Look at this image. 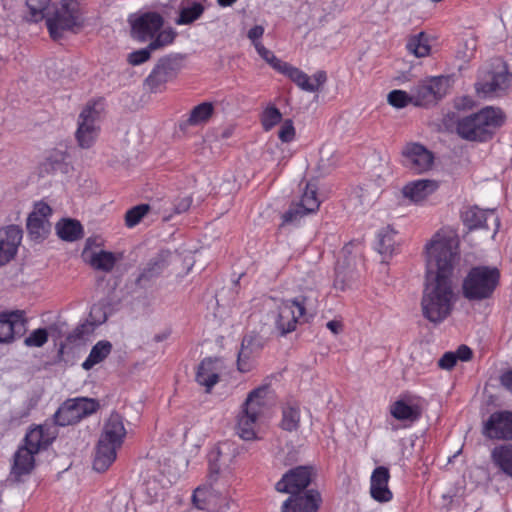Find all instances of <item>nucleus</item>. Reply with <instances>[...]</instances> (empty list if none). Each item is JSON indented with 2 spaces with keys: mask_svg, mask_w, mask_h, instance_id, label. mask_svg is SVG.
<instances>
[{
  "mask_svg": "<svg viewBox=\"0 0 512 512\" xmlns=\"http://www.w3.org/2000/svg\"><path fill=\"white\" fill-rule=\"evenodd\" d=\"M264 346L263 338L257 333H250L243 337L241 348L249 351L251 354L258 353Z\"/></svg>",
  "mask_w": 512,
  "mask_h": 512,
  "instance_id": "48",
  "label": "nucleus"
},
{
  "mask_svg": "<svg viewBox=\"0 0 512 512\" xmlns=\"http://www.w3.org/2000/svg\"><path fill=\"white\" fill-rule=\"evenodd\" d=\"M263 34H264V27L261 25H256L248 31V38L255 45V42H259V39L263 36Z\"/></svg>",
  "mask_w": 512,
  "mask_h": 512,
  "instance_id": "58",
  "label": "nucleus"
},
{
  "mask_svg": "<svg viewBox=\"0 0 512 512\" xmlns=\"http://www.w3.org/2000/svg\"><path fill=\"white\" fill-rule=\"evenodd\" d=\"M103 111L101 102L87 104L78 117V127L75 133L78 145L83 149L90 148L100 133V120Z\"/></svg>",
  "mask_w": 512,
  "mask_h": 512,
  "instance_id": "7",
  "label": "nucleus"
},
{
  "mask_svg": "<svg viewBox=\"0 0 512 512\" xmlns=\"http://www.w3.org/2000/svg\"><path fill=\"white\" fill-rule=\"evenodd\" d=\"M48 341V332L44 328L34 330L25 338L24 344L28 347H42Z\"/></svg>",
  "mask_w": 512,
  "mask_h": 512,
  "instance_id": "50",
  "label": "nucleus"
},
{
  "mask_svg": "<svg viewBox=\"0 0 512 512\" xmlns=\"http://www.w3.org/2000/svg\"><path fill=\"white\" fill-rule=\"evenodd\" d=\"M300 425V410L297 406L287 405L282 410L281 428L285 431H296Z\"/></svg>",
  "mask_w": 512,
  "mask_h": 512,
  "instance_id": "40",
  "label": "nucleus"
},
{
  "mask_svg": "<svg viewBox=\"0 0 512 512\" xmlns=\"http://www.w3.org/2000/svg\"><path fill=\"white\" fill-rule=\"evenodd\" d=\"M406 48L417 58L426 57L431 51L428 37L424 32L411 36L407 41Z\"/></svg>",
  "mask_w": 512,
  "mask_h": 512,
  "instance_id": "37",
  "label": "nucleus"
},
{
  "mask_svg": "<svg viewBox=\"0 0 512 512\" xmlns=\"http://www.w3.org/2000/svg\"><path fill=\"white\" fill-rule=\"evenodd\" d=\"M314 307L308 298L300 296L285 300L279 306L280 320H299L300 318H313Z\"/></svg>",
  "mask_w": 512,
  "mask_h": 512,
  "instance_id": "21",
  "label": "nucleus"
},
{
  "mask_svg": "<svg viewBox=\"0 0 512 512\" xmlns=\"http://www.w3.org/2000/svg\"><path fill=\"white\" fill-rule=\"evenodd\" d=\"M176 34L177 33L173 28L167 27L162 30L146 48L130 53L128 56V62L132 65H140L146 62L150 58L151 51H155L173 43Z\"/></svg>",
  "mask_w": 512,
  "mask_h": 512,
  "instance_id": "24",
  "label": "nucleus"
},
{
  "mask_svg": "<svg viewBox=\"0 0 512 512\" xmlns=\"http://www.w3.org/2000/svg\"><path fill=\"white\" fill-rule=\"evenodd\" d=\"M190 205H191V200H190V198L186 197V198L182 199L180 201V203L176 206V210L178 213L185 212L186 210H188Z\"/></svg>",
  "mask_w": 512,
  "mask_h": 512,
  "instance_id": "61",
  "label": "nucleus"
},
{
  "mask_svg": "<svg viewBox=\"0 0 512 512\" xmlns=\"http://www.w3.org/2000/svg\"><path fill=\"white\" fill-rule=\"evenodd\" d=\"M35 453L27 447H19L13 456L10 479L20 482L23 476L29 475L35 466Z\"/></svg>",
  "mask_w": 512,
  "mask_h": 512,
  "instance_id": "26",
  "label": "nucleus"
},
{
  "mask_svg": "<svg viewBox=\"0 0 512 512\" xmlns=\"http://www.w3.org/2000/svg\"><path fill=\"white\" fill-rule=\"evenodd\" d=\"M482 433L489 439H512V412L497 411L484 423Z\"/></svg>",
  "mask_w": 512,
  "mask_h": 512,
  "instance_id": "16",
  "label": "nucleus"
},
{
  "mask_svg": "<svg viewBox=\"0 0 512 512\" xmlns=\"http://www.w3.org/2000/svg\"><path fill=\"white\" fill-rule=\"evenodd\" d=\"M447 79L435 77L422 81L411 89L412 104L415 106H428L436 103L447 92Z\"/></svg>",
  "mask_w": 512,
  "mask_h": 512,
  "instance_id": "11",
  "label": "nucleus"
},
{
  "mask_svg": "<svg viewBox=\"0 0 512 512\" xmlns=\"http://www.w3.org/2000/svg\"><path fill=\"white\" fill-rule=\"evenodd\" d=\"M500 282V271L492 266L470 269L462 282L463 296L470 301L490 299Z\"/></svg>",
  "mask_w": 512,
  "mask_h": 512,
  "instance_id": "4",
  "label": "nucleus"
},
{
  "mask_svg": "<svg viewBox=\"0 0 512 512\" xmlns=\"http://www.w3.org/2000/svg\"><path fill=\"white\" fill-rule=\"evenodd\" d=\"M320 206L317 196V187L314 183H307L299 202L292 204L288 211L282 215V224L297 223L302 217L314 213Z\"/></svg>",
  "mask_w": 512,
  "mask_h": 512,
  "instance_id": "10",
  "label": "nucleus"
},
{
  "mask_svg": "<svg viewBox=\"0 0 512 512\" xmlns=\"http://www.w3.org/2000/svg\"><path fill=\"white\" fill-rule=\"evenodd\" d=\"M512 84V75L505 66L488 73L486 79L476 84L477 93L484 97L498 95L506 91Z\"/></svg>",
  "mask_w": 512,
  "mask_h": 512,
  "instance_id": "17",
  "label": "nucleus"
},
{
  "mask_svg": "<svg viewBox=\"0 0 512 512\" xmlns=\"http://www.w3.org/2000/svg\"><path fill=\"white\" fill-rule=\"evenodd\" d=\"M457 363L456 356L452 351L445 352L442 357L438 361V366L441 369L450 371L452 370Z\"/></svg>",
  "mask_w": 512,
  "mask_h": 512,
  "instance_id": "55",
  "label": "nucleus"
},
{
  "mask_svg": "<svg viewBox=\"0 0 512 512\" xmlns=\"http://www.w3.org/2000/svg\"><path fill=\"white\" fill-rule=\"evenodd\" d=\"M172 258L173 255L168 251L160 253L147 264L139 279L150 280L153 277L159 275L165 268L169 266Z\"/></svg>",
  "mask_w": 512,
  "mask_h": 512,
  "instance_id": "35",
  "label": "nucleus"
},
{
  "mask_svg": "<svg viewBox=\"0 0 512 512\" xmlns=\"http://www.w3.org/2000/svg\"><path fill=\"white\" fill-rule=\"evenodd\" d=\"M297 323L298 322H275V327L272 331V334L276 337L285 336L286 334L296 330Z\"/></svg>",
  "mask_w": 512,
  "mask_h": 512,
  "instance_id": "53",
  "label": "nucleus"
},
{
  "mask_svg": "<svg viewBox=\"0 0 512 512\" xmlns=\"http://www.w3.org/2000/svg\"><path fill=\"white\" fill-rule=\"evenodd\" d=\"M255 49L258 54L277 72H279L286 62L278 59L272 51L264 47L261 42H255Z\"/></svg>",
  "mask_w": 512,
  "mask_h": 512,
  "instance_id": "47",
  "label": "nucleus"
},
{
  "mask_svg": "<svg viewBox=\"0 0 512 512\" xmlns=\"http://www.w3.org/2000/svg\"><path fill=\"white\" fill-rule=\"evenodd\" d=\"M27 318H32L27 315L25 310L15 309V310H3L0 312V320H27Z\"/></svg>",
  "mask_w": 512,
  "mask_h": 512,
  "instance_id": "54",
  "label": "nucleus"
},
{
  "mask_svg": "<svg viewBox=\"0 0 512 512\" xmlns=\"http://www.w3.org/2000/svg\"><path fill=\"white\" fill-rule=\"evenodd\" d=\"M279 139L282 142H291L295 137V128L291 120H285L278 132Z\"/></svg>",
  "mask_w": 512,
  "mask_h": 512,
  "instance_id": "52",
  "label": "nucleus"
},
{
  "mask_svg": "<svg viewBox=\"0 0 512 512\" xmlns=\"http://www.w3.org/2000/svg\"><path fill=\"white\" fill-rule=\"evenodd\" d=\"M52 215V209L43 202L36 203L33 211L27 219V230L29 236L34 241L44 240L51 231L49 217Z\"/></svg>",
  "mask_w": 512,
  "mask_h": 512,
  "instance_id": "14",
  "label": "nucleus"
},
{
  "mask_svg": "<svg viewBox=\"0 0 512 512\" xmlns=\"http://www.w3.org/2000/svg\"><path fill=\"white\" fill-rule=\"evenodd\" d=\"M500 382L503 387L512 392V370L504 372L500 377Z\"/></svg>",
  "mask_w": 512,
  "mask_h": 512,
  "instance_id": "59",
  "label": "nucleus"
},
{
  "mask_svg": "<svg viewBox=\"0 0 512 512\" xmlns=\"http://www.w3.org/2000/svg\"><path fill=\"white\" fill-rule=\"evenodd\" d=\"M229 448L228 443H222L210 452L207 484L198 487L192 497L197 508L219 511L229 507V484L220 476V469L226 464L225 451Z\"/></svg>",
  "mask_w": 512,
  "mask_h": 512,
  "instance_id": "2",
  "label": "nucleus"
},
{
  "mask_svg": "<svg viewBox=\"0 0 512 512\" xmlns=\"http://www.w3.org/2000/svg\"><path fill=\"white\" fill-rule=\"evenodd\" d=\"M48 441L43 440L42 428H35L29 431L24 439V445L21 447H27L29 450L37 454L41 449L46 448Z\"/></svg>",
  "mask_w": 512,
  "mask_h": 512,
  "instance_id": "41",
  "label": "nucleus"
},
{
  "mask_svg": "<svg viewBox=\"0 0 512 512\" xmlns=\"http://www.w3.org/2000/svg\"><path fill=\"white\" fill-rule=\"evenodd\" d=\"M28 10V18L32 22H39L46 19L50 13L51 0H25Z\"/></svg>",
  "mask_w": 512,
  "mask_h": 512,
  "instance_id": "39",
  "label": "nucleus"
},
{
  "mask_svg": "<svg viewBox=\"0 0 512 512\" xmlns=\"http://www.w3.org/2000/svg\"><path fill=\"white\" fill-rule=\"evenodd\" d=\"M112 351V344L109 341L102 340L97 342L91 349L88 357L82 363L84 370L92 369L96 364L104 361Z\"/></svg>",
  "mask_w": 512,
  "mask_h": 512,
  "instance_id": "36",
  "label": "nucleus"
},
{
  "mask_svg": "<svg viewBox=\"0 0 512 512\" xmlns=\"http://www.w3.org/2000/svg\"><path fill=\"white\" fill-rule=\"evenodd\" d=\"M213 107L210 103H202L196 106L190 114L189 123L192 125L205 122L212 114Z\"/></svg>",
  "mask_w": 512,
  "mask_h": 512,
  "instance_id": "45",
  "label": "nucleus"
},
{
  "mask_svg": "<svg viewBox=\"0 0 512 512\" xmlns=\"http://www.w3.org/2000/svg\"><path fill=\"white\" fill-rule=\"evenodd\" d=\"M148 210L149 206L146 204H141L128 210L125 216L126 225L128 227H134L137 225L147 214Z\"/></svg>",
  "mask_w": 512,
  "mask_h": 512,
  "instance_id": "49",
  "label": "nucleus"
},
{
  "mask_svg": "<svg viewBox=\"0 0 512 512\" xmlns=\"http://www.w3.org/2000/svg\"><path fill=\"white\" fill-rule=\"evenodd\" d=\"M342 252H343L344 254H346V253H350V252H351V244H350V245H346V246L343 248Z\"/></svg>",
  "mask_w": 512,
  "mask_h": 512,
  "instance_id": "64",
  "label": "nucleus"
},
{
  "mask_svg": "<svg viewBox=\"0 0 512 512\" xmlns=\"http://www.w3.org/2000/svg\"><path fill=\"white\" fill-rule=\"evenodd\" d=\"M113 306L110 302L104 300L94 304L90 310L91 320H107L113 316Z\"/></svg>",
  "mask_w": 512,
  "mask_h": 512,
  "instance_id": "44",
  "label": "nucleus"
},
{
  "mask_svg": "<svg viewBox=\"0 0 512 512\" xmlns=\"http://www.w3.org/2000/svg\"><path fill=\"white\" fill-rule=\"evenodd\" d=\"M390 479L389 469L385 466L376 467L371 475L370 494L378 502H388L392 499V492L388 488Z\"/></svg>",
  "mask_w": 512,
  "mask_h": 512,
  "instance_id": "25",
  "label": "nucleus"
},
{
  "mask_svg": "<svg viewBox=\"0 0 512 512\" xmlns=\"http://www.w3.org/2000/svg\"><path fill=\"white\" fill-rule=\"evenodd\" d=\"M268 386L253 389L243 404L242 412L238 416L237 433L246 441L256 439L257 421L265 407V396Z\"/></svg>",
  "mask_w": 512,
  "mask_h": 512,
  "instance_id": "6",
  "label": "nucleus"
},
{
  "mask_svg": "<svg viewBox=\"0 0 512 512\" xmlns=\"http://www.w3.org/2000/svg\"><path fill=\"white\" fill-rule=\"evenodd\" d=\"M182 67V57L179 55L165 56L157 62L145 79V85L151 92H161L165 85L172 81Z\"/></svg>",
  "mask_w": 512,
  "mask_h": 512,
  "instance_id": "9",
  "label": "nucleus"
},
{
  "mask_svg": "<svg viewBox=\"0 0 512 512\" xmlns=\"http://www.w3.org/2000/svg\"><path fill=\"white\" fill-rule=\"evenodd\" d=\"M282 114L274 105H268L262 115L261 123L265 131L271 130L274 126L281 122Z\"/></svg>",
  "mask_w": 512,
  "mask_h": 512,
  "instance_id": "43",
  "label": "nucleus"
},
{
  "mask_svg": "<svg viewBox=\"0 0 512 512\" xmlns=\"http://www.w3.org/2000/svg\"><path fill=\"white\" fill-rule=\"evenodd\" d=\"M117 449H119V447L99 439L93 460L94 470L97 472H105L115 461Z\"/></svg>",
  "mask_w": 512,
  "mask_h": 512,
  "instance_id": "30",
  "label": "nucleus"
},
{
  "mask_svg": "<svg viewBox=\"0 0 512 512\" xmlns=\"http://www.w3.org/2000/svg\"><path fill=\"white\" fill-rule=\"evenodd\" d=\"M390 414L399 421L416 422L422 415V409L418 404L409 405L402 399L395 401L390 406Z\"/></svg>",
  "mask_w": 512,
  "mask_h": 512,
  "instance_id": "31",
  "label": "nucleus"
},
{
  "mask_svg": "<svg viewBox=\"0 0 512 512\" xmlns=\"http://www.w3.org/2000/svg\"><path fill=\"white\" fill-rule=\"evenodd\" d=\"M205 3L206 0H183L176 24L188 25L199 19L205 11Z\"/></svg>",
  "mask_w": 512,
  "mask_h": 512,
  "instance_id": "33",
  "label": "nucleus"
},
{
  "mask_svg": "<svg viewBox=\"0 0 512 512\" xmlns=\"http://www.w3.org/2000/svg\"><path fill=\"white\" fill-rule=\"evenodd\" d=\"M313 468L310 466H298L287 471L276 483L275 489L281 493L291 495L303 494L311 483Z\"/></svg>",
  "mask_w": 512,
  "mask_h": 512,
  "instance_id": "13",
  "label": "nucleus"
},
{
  "mask_svg": "<svg viewBox=\"0 0 512 512\" xmlns=\"http://www.w3.org/2000/svg\"><path fill=\"white\" fill-rule=\"evenodd\" d=\"M125 436L126 429L121 415L118 413H112L104 424V428L99 439L120 448Z\"/></svg>",
  "mask_w": 512,
  "mask_h": 512,
  "instance_id": "29",
  "label": "nucleus"
},
{
  "mask_svg": "<svg viewBox=\"0 0 512 512\" xmlns=\"http://www.w3.org/2000/svg\"><path fill=\"white\" fill-rule=\"evenodd\" d=\"M388 103L395 108H404L412 104V94L403 90H393L387 96Z\"/></svg>",
  "mask_w": 512,
  "mask_h": 512,
  "instance_id": "46",
  "label": "nucleus"
},
{
  "mask_svg": "<svg viewBox=\"0 0 512 512\" xmlns=\"http://www.w3.org/2000/svg\"><path fill=\"white\" fill-rule=\"evenodd\" d=\"M99 402L92 398L77 397L67 399L55 412L54 423L58 426L73 425L92 415L99 409Z\"/></svg>",
  "mask_w": 512,
  "mask_h": 512,
  "instance_id": "8",
  "label": "nucleus"
},
{
  "mask_svg": "<svg viewBox=\"0 0 512 512\" xmlns=\"http://www.w3.org/2000/svg\"><path fill=\"white\" fill-rule=\"evenodd\" d=\"M322 502L319 491L306 490L303 494L291 495L282 504V512H317Z\"/></svg>",
  "mask_w": 512,
  "mask_h": 512,
  "instance_id": "19",
  "label": "nucleus"
},
{
  "mask_svg": "<svg viewBox=\"0 0 512 512\" xmlns=\"http://www.w3.org/2000/svg\"><path fill=\"white\" fill-rule=\"evenodd\" d=\"M326 327L334 334L343 331V322H327Z\"/></svg>",
  "mask_w": 512,
  "mask_h": 512,
  "instance_id": "60",
  "label": "nucleus"
},
{
  "mask_svg": "<svg viewBox=\"0 0 512 512\" xmlns=\"http://www.w3.org/2000/svg\"><path fill=\"white\" fill-rule=\"evenodd\" d=\"M403 163L416 173L429 170L433 164V154L423 145L409 143L402 150Z\"/></svg>",
  "mask_w": 512,
  "mask_h": 512,
  "instance_id": "18",
  "label": "nucleus"
},
{
  "mask_svg": "<svg viewBox=\"0 0 512 512\" xmlns=\"http://www.w3.org/2000/svg\"><path fill=\"white\" fill-rule=\"evenodd\" d=\"M456 356L457 361L461 360L464 362L470 361L473 358V351L467 345H460L455 352H453Z\"/></svg>",
  "mask_w": 512,
  "mask_h": 512,
  "instance_id": "57",
  "label": "nucleus"
},
{
  "mask_svg": "<svg viewBox=\"0 0 512 512\" xmlns=\"http://www.w3.org/2000/svg\"><path fill=\"white\" fill-rule=\"evenodd\" d=\"M492 462L504 474L512 477V444H502L494 447L491 452Z\"/></svg>",
  "mask_w": 512,
  "mask_h": 512,
  "instance_id": "34",
  "label": "nucleus"
},
{
  "mask_svg": "<svg viewBox=\"0 0 512 512\" xmlns=\"http://www.w3.org/2000/svg\"><path fill=\"white\" fill-rule=\"evenodd\" d=\"M237 0H217V3L220 7H229L232 6Z\"/></svg>",
  "mask_w": 512,
  "mask_h": 512,
  "instance_id": "63",
  "label": "nucleus"
},
{
  "mask_svg": "<svg viewBox=\"0 0 512 512\" xmlns=\"http://www.w3.org/2000/svg\"><path fill=\"white\" fill-rule=\"evenodd\" d=\"M504 122V116L500 109L485 107L479 112L461 118L457 122L458 135L466 140L484 141Z\"/></svg>",
  "mask_w": 512,
  "mask_h": 512,
  "instance_id": "3",
  "label": "nucleus"
},
{
  "mask_svg": "<svg viewBox=\"0 0 512 512\" xmlns=\"http://www.w3.org/2000/svg\"><path fill=\"white\" fill-rule=\"evenodd\" d=\"M426 284L422 307L428 320L447 318L457 300L452 275L459 262V240L450 229H440L425 244Z\"/></svg>",
  "mask_w": 512,
  "mask_h": 512,
  "instance_id": "1",
  "label": "nucleus"
},
{
  "mask_svg": "<svg viewBox=\"0 0 512 512\" xmlns=\"http://www.w3.org/2000/svg\"><path fill=\"white\" fill-rule=\"evenodd\" d=\"M253 355L249 351L240 348L237 357V368L240 372L247 373L254 368Z\"/></svg>",
  "mask_w": 512,
  "mask_h": 512,
  "instance_id": "51",
  "label": "nucleus"
},
{
  "mask_svg": "<svg viewBox=\"0 0 512 512\" xmlns=\"http://www.w3.org/2000/svg\"><path fill=\"white\" fill-rule=\"evenodd\" d=\"M464 224L470 229H489L488 221L491 220L493 224V235L498 231L500 221L493 209L482 210L478 207H469L462 213Z\"/></svg>",
  "mask_w": 512,
  "mask_h": 512,
  "instance_id": "20",
  "label": "nucleus"
},
{
  "mask_svg": "<svg viewBox=\"0 0 512 512\" xmlns=\"http://www.w3.org/2000/svg\"><path fill=\"white\" fill-rule=\"evenodd\" d=\"M170 332H171L170 330H165L161 334H156L153 339L155 342H161V341L167 339V337L170 335Z\"/></svg>",
  "mask_w": 512,
  "mask_h": 512,
  "instance_id": "62",
  "label": "nucleus"
},
{
  "mask_svg": "<svg viewBox=\"0 0 512 512\" xmlns=\"http://www.w3.org/2000/svg\"><path fill=\"white\" fill-rule=\"evenodd\" d=\"M396 245V231L392 227L386 226L378 231L375 241V249L383 256L384 259L393 255Z\"/></svg>",
  "mask_w": 512,
  "mask_h": 512,
  "instance_id": "32",
  "label": "nucleus"
},
{
  "mask_svg": "<svg viewBox=\"0 0 512 512\" xmlns=\"http://www.w3.org/2000/svg\"><path fill=\"white\" fill-rule=\"evenodd\" d=\"M464 49L460 51L462 53V58L464 60H469L473 57L475 51H476V39L473 37H468L464 40L463 43Z\"/></svg>",
  "mask_w": 512,
  "mask_h": 512,
  "instance_id": "56",
  "label": "nucleus"
},
{
  "mask_svg": "<svg viewBox=\"0 0 512 512\" xmlns=\"http://www.w3.org/2000/svg\"><path fill=\"white\" fill-rule=\"evenodd\" d=\"M22 240V231L14 225L0 229V266L12 260Z\"/></svg>",
  "mask_w": 512,
  "mask_h": 512,
  "instance_id": "23",
  "label": "nucleus"
},
{
  "mask_svg": "<svg viewBox=\"0 0 512 512\" xmlns=\"http://www.w3.org/2000/svg\"><path fill=\"white\" fill-rule=\"evenodd\" d=\"M279 73L287 76L301 90L310 93L319 91L327 81L326 72L323 70L317 71L310 77L299 68L292 66L287 62L282 66Z\"/></svg>",
  "mask_w": 512,
  "mask_h": 512,
  "instance_id": "15",
  "label": "nucleus"
},
{
  "mask_svg": "<svg viewBox=\"0 0 512 512\" xmlns=\"http://www.w3.org/2000/svg\"><path fill=\"white\" fill-rule=\"evenodd\" d=\"M439 188V183L432 179H419L403 186L402 195L414 204H422Z\"/></svg>",
  "mask_w": 512,
  "mask_h": 512,
  "instance_id": "22",
  "label": "nucleus"
},
{
  "mask_svg": "<svg viewBox=\"0 0 512 512\" xmlns=\"http://www.w3.org/2000/svg\"><path fill=\"white\" fill-rule=\"evenodd\" d=\"M221 362L219 358H205L203 359L196 372V381L199 385L205 386L206 391L209 392L211 388L218 383L220 379Z\"/></svg>",
  "mask_w": 512,
  "mask_h": 512,
  "instance_id": "27",
  "label": "nucleus"
},
{
  "mask_svg": "<svg viewBox=\"0 0 512 512\" xmlns=\"http://www.w3.org/2000/svg\"><path fill=\"white\" fill-rule=\"evenodd\" d=\"M132 37L140 42L153 41L164 30L163 17L156 12H147L130 18Z\"/></svg>",
  "mask_w": 512,
  "mask_h": 512,
  "instance_id": "12",
  "label": "nucleus"
},
{
  "mask_svg": "<svg viewBox=\"0 0 512 512\" xmlns=\"http://www.w3.org/2000/svg\"><path fill=\"white\" fill-rule=\"evenodd\" d=\"M45 20L54 40L60 39L67 31L76 32L84 23L82 9L77 0H61L53 6Z\"/></svg>",
  "mask_w": 512,
  "mask_h": 512,
  "instance_id": "5",
  "label": "nucleus"
},
{
  "mask_svg": "<svg viewBox=\"0 0 512 512\" xmlns=\"http://www.w3.org/2000/svg\"><path fill=\"white\" fill-rule=\"evenodd\" d=\"M82 257L93 269L103 272H110L114 268L118 257L116 254L103 249H92L85 247L82 252Z\"/></svg>",
  "mask_w": 512,
  "mask_h": 512,
  "instance_id": "28",
  "label": "nucleus"
},
{
  "mask_svg": "<svg viewBox=\"0 0 512 512\" xmlns=\"http://www.w3.org/2000/svg\"><path fill=\"white\" fill-rule=\"evenodd\" d=\"M26 322H0V343H11L15 335L24 330Z\"/></svg>",
  "mask_w": 512,
  "mask_h": 512,
  "instance_id": "42",
  "label": "nucleus"
},
{
  "mask_svg": "<svg viewBox=\"0 0 512 512\" xmlns=\"http://www.w3.org/2000/svg\"><path fill=\"white\" fill-rule=\"evenodd\" d=\"M58 236L66 241H75L82 236V226L75 220H64L56 225Z\"/></svg>",
  "mask_w": 512,
  "mask_h": 512,
  "instance_id": "38",
  "label": "nucleus"
}]
</instances>
